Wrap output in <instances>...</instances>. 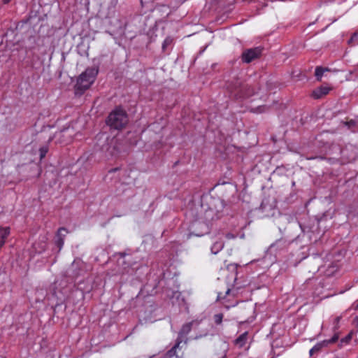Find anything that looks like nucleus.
Here are the masks:
<instances>
[{"mask_svg":"<svg viewBox=\"0 0 358 358\" xmlns=\"http://www.w3.org/2000/svg\"><path fill=\"white\" fill-rule=\"evenodd\" d=\"M349 127H350L352 125H354L355 124V122L351 120L350 122H346L345 123Z\"/></svg>","mask_w":358,"mask_h":358,"instance_id":"22","label":"nucleus"},{"mask_svg":"<svg viewBox=\"0 0 358 358\" xmlns=\"http://www.w3.org/2000/svg\"><path fill=\"white\" fill-rule=\"evenodd\" d=\"M329 91L330 87L327 86H322L314 90L313 92V96L315 99H320L322 96L327 94Z\"/></svg>","mask_w":358,"mask_h":358,"instance_id":"7","label":"nucleus"},{"mask_svg":"<svg viewBox=\"0 0 358 358\" xmlns=\"http://www.w3.org/2000/svg\"><path fill=\"white\" fill-rule=\"evenodd\" d=\"M213 210L211 209H209L208 210L206 211V221H209V217L213 214Z\"/></svg>","mask_w":358,"mask_h":358,"instance_id":"18","label":"nucleus"},{"mask_svg":"<svg viewBox=\"0 0 358 358\" xmlns=\"http://www.w3.org/2000/svg\"><path fill=\"white\" fill-rule=\"evenodd\" d=\"M262 53V48L259 47L248 49L242 53V59L245 63H250L255 59L259 57Z\"/></svg>","mask_w":358,"mask_h":358,"instance_id":"3","label":"nucleus"},{"mask_svg":"<svg viewBox=\"0 0 358 358\" xmlns=\"http://www.w3.org/2000/svg\"><path fill=\"white\" fill-rule=\"evenodd\" d=\"M55 243H56V245L58 246L59 250H60L62 249V248L63 247V245L64 243V238L56 237Z\"/></svg>","mask_w":358,"mask_h":358,"instance_id":"14","label":"nucleus"},{"mask_svg":"<svg viewBox=\"0 0 358 358\" xmlns=\"http://www.w3.org/2000/svg\"><path fill=\"white\" fill-rule=\"evenodd\" d=\"M40 157H41V159L43 158L45 155L47 154L48 152V148L46 147H43V148H40Z\"/></svg>","mask_w":358,"mask_h":358,"instance_id":"16","label":"nucleus"},{"mask_svg":"<svg viewBox=\"0 0 358 358\" xmlns=\"http://www.w3.org/2000/svg\"><path fill=\"white\" fill-rule=\"evenodd\" d=\"M98 72L99 69L97 67L87 68L78 77L76 85V90L81 92L87 90L94 82Z\"/></svg>","mask_w":358,"mask_h":358,"instance_id":"1","label":"nucleus"},{"mask_svg":"<svg viewBox=\"0 0 358 358\" xmlns=\"http://www.w3.org/2000/svg\"><path fill=\"white\" fill-rule=\"evenodd\" d=\"M222 319H223V315L221 313L216 314L214 316V320L217 324H220L222 322Z\"/></svg>","mask_w":358,"mask_h":358,"instance_id":"13","label":"nucleus"},{"mask_svg":"<svg viewBox=\"0 0 358 358\" xmlns=\"http://www.w3.org/2000/svg\"><path fill=\"white\" fill-rule=\"evenodd\" d=\"M322 347V344H317L316 345H315L313 348H311L310 350V355H312L313 354L314 352L315 351H318Z\"/></svg>","mask_w":358,"mask_h":358,"instance_id":"17","label":"nucleus"},{"mask_svg":"<svg viewBox=\"0 0 358 358\" xmlns=\"http://www.w3.org/2000/svg\"><path fill=\"white\" fill-rule=\"evenodd\" d=\"M325 71H327V69H323V68L320 67V66H317L315 69V75L317 77V80H321V78L322 77V75H323V73H324Z\"/></svg>","mask_w":358,"mask_h":358,"instance_id":"11","label":"nucleus"},{"mask_svg":"<svg viewBox=\"0 0 358 358\" xmlns=\"http://www.w3.org/2000/svg\"><path fill=\"white\" fill-rule=\"evenodd\" d=\"M226 237L229 239H231V238H235V236L231 234H227L226 235Z\"/></svg>","mask_w":358,"mask_h":358,"instance_id":"21","label":"nucleus"},{"mask_svg":"<svg viewBox=\"0 0 358 358\" xmlns=\"http://www.w3.org/2000/svg\"><path fill=\"white\" fill-rule=\"evenodd\" d=\"M222 358H224V357H222Z\"/></svg>","mask_w":358,"mask_h":358,"instance_id":"26","label":"nucleus"},{"mask_svg":"<svg viewBox=\"0 0 358 358\" xmlns=\"http://www.w3.org/2000/svg\"><path fill=\"white\" fill-rule=\"evenodd\" d=\"M180 343L181 341H179V339H178L175 345L170 350L168 351L166 354L167 358H172L176 355V350L179 348Z\"/></svg>","mask_w":358,"mask_h":358,"instance_id":"10","label":"nucleus"},{"mask_svg":"<svg viewBox=\"0 0 358 358\" xmlns=\"http://www.w3.org/2000/svg\"><path fill=\"white\" fill-rule=\"evenodd\" d=\"M191 228L196 236H200L208 231V226L206 222L196 220L192 224Z\"/></svg>","mask_w":358,"mask_h":358,"instance_id":"4","label":"nucleus"},{"mask_svg":"<svg viewBox=\"0 0 358 358\" xmlns=\"http://www.w3.org/2000/svg\"><path fill=\"white\" fill-rule=\"evenodd\" d=\"M357 38H358V34H355L352 36V38H350V41H353V40L357 39Z\"/></svg>","mask_w":358,"mask_h":358,"instance_id":"20","label":"nucleus"},{"mask_svg":"<svg viewBox=\"0 0 358 358\" xmlns=\"http://www.w3.org/2000/svg\"><path fill=\"white\" fill-rule=\"evenodd\" d=\"M128 122V117L126 112L117 108L110 113L108 117V124L115 129L123 128Z\"/></svg>","mask_w":358,"mask_h":358,"instance_id":"2","label":"nucleus"},{"mask_svg":"<svg viewBox=\"0 0 358 358\" xmlns=\"http://www.w3.org/2000/svg\"><path fill=\"white\" fill-rule=\"evenodd\" d=\"M224 243L222 236L213 238V244L210 247V251L213 254L217 255L224 248Z\"/></svg>","mask_w":358,"mask_h":358,"instance_id":"5","label":"nucleus"},{"mask_svg":"<svg viewBox=\"0 0 358 358\" xmlns=\"http://www.w3.org/2000/svg\"><path fill=\"white\" fill-rule=\"evenodd\" d=\"M10 234L9 227H0V248L3 247L6 243V240Z\"/></svg>","mask_w":358,"mask_h":358,"instance_id":"8","label":"nucleus"},{"mask_svg":"<svg viewBox=\"0 0 358 358\" xmlns=\"http://www.w3.org/2000/svg\"><path fill=\"white\" fill-rule=\"evenodd\" d=\"M171 43H172V39L171 38L168 37V38H165V40L164 41L163 44H162L163 50H165L166 48L168 45H169Z\"/></svg>","mask_w":358,"mask_h":358,"instance_id":"15","label":"nucleus"},{"mask_svg":"<svg viewBox=\"0 0 358 358\" xmlns=\"http://www.w3.org/2000/svg\"><path fill=\"white\" fill-rule=\"evenodd\" d=\"M338 340V336H334L331 340H329L327 341H325V343H334L336 342V341Z\"/></svg>","mask_w":358,"mask_h":358,"instance_id":"19","label":"nucleus"},{"mask_svg":"<svg viewBox=\"0 0 358 358\" xmlns=\"http://www.w3.org/2000/svg\"><path fill=\"white\" fill-rule=\"evenodd\" d=\"M68 233L67 230L65 228H60L58 229L57 233V238H63L66 236V234Z\"/></svg>","mask_w":358,"mask_h":358,"instance_id":"12","label":"nucleus"},{"mask_svg":"<svg viewBox=\"0 0 358 358\" xmlns=\"http://www.w3.org/2000/svg\"><path fill=\"white\" fill-rule=\"evenodd\" d=\"M248 332H244L243 334H242L241 335H240L236 340H235V345L239 348H243V346H245V345L247 343V341H248Z\"/></svg>","mask_w":358,"mask_h":358,"instance_id":"9","label":"nucleus"},{"mask_svg":"<svg viewBox=\"0 0 358 358\" xmlns=\"http://www.w3.org/2000/svg\"><path fill=\"white\" fill-rule=\"evenodd\" d=\"M230 291V289H227V290L226 291V294H229Z\"/></svg>","mask_w":358,"mask_h":358,"instance_id":"23","label":"nucleus"},{"mask_svg":"<svg viewBox=\"0 0 358 358\" xmlns=\"http://www.w3.org/2000/svg\"><path fill=\"white\" fill-rule=\"evenodd\" d=\"M201 338V336H196L194 338H195V339H198V338Z\"/></svg>","mask_w":358,"mask_h":358,"instance_id":"25","label":"nucleus"},{"mask_svg":"<svg viewBox=\"0 0 358 358\" xmlns=\"http://www.w3.org/2000/svg\"><path fill=\"white\" fill-rule=\"evenodd\" d=\"M339 320H340V317H337L336 318V322H338Z\"/></svg>","mask_w":358,"mask_h":358,"instance_id":"24","label":"nucleus"},{"mask_svg":"<svg viewBox=\"0 0 358 358\" xmlns=\"http://www.w3.org/2000/svg\"><path fill=\"white\" fill-rule=\"evenodd\" d=\"M194 324L197 325L199 324V322L197 321H192L190 322H187L183 324L179 332L180 337H182L187 335L190 332L192 327Z\"/></svg>","mask_w":358,"mask_h":358,"instance_id":"6","label":"nucleus"}]
</instances>
